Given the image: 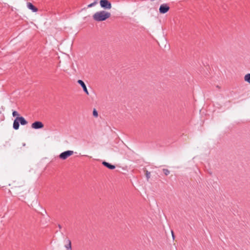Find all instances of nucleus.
I'll return each instance as SVG.
<instances>
[{"label":"nucleus","instance_id":"f257e3e1","mask_svg":"<svg viewBox=\"0 0 250 250\" xmlns=\"http://www.w3.org/2000/svg\"><path fill=\"white\" fill-rule=\"evenodd\" d=\"M11 189L15 195L19 196L20 197L19 199L21 201H23L25 199L26 195L29 191L28 187L24 185L14 186Z\"/></svg>","mask_w":250,"mask_h":250},{"label":"nucleus","instance_id":"f03ea898","mask_svg":"<svg viewBox=\"0 0 250 250\" xmlns=\"http://www.w3.org/2000/svg\"><path fill=\"white\" fill-rule=\"evenodd\" d=\"M27 121L22 116L17 117L14 121L13 123V128L15 130H17L19 128L20 123L22 125H25L27 124Z\"/></svg>","mask_w":250,"mask_h":250},{"label":"nucleus","instance_id":"7ed1b4c3","mask_svg":"<svg viewBox=\"0 0 250 250\" xmlns=\"http://www.w3.org/2000/svg\"><path fill=\"white\" fill-rule=\"evenodd\" d=\"M74 153L73 151L67 150L61 153L59 155V158L62 160H65Z\"/></svg>","mask_w":250,"mask_h":250},{"label":"nucleus","instance_id":"20e7f679","mask_svg":"<svg viewBox=\"0 0 250 250\" xmlns=\"http://www.w3.org/2000/svg\"><path fill=\"white\" fill-rule=\"evenodd\" d=\"M100 6L104 9H109L111 8V4L108 0H101Z\"/></svg>","mask_w":250,"mask_h":250},{"label":"nucleus","instance_id":"39448f33","mask_svg":"<svg viewBox=\"0 0 250 250\" xmlns=\"http://www.w3.org/2000/svg\"><path fill=\"white\" fill-rule=\"evenodd\" d=\"M44 125L43 123L40 121H35L32 123L31 127L35 129H41L43 127Z\"/></svg>","mask_w":250,"mask_h":250},{"label":"nucleus","instance_id":"423d86ee","mask_svg":"<svg viewBox=\"0 0 250 250\" xmlns=\"http://www.w3.org/2000/svg\"><path fill=\"white\" fill-rule=\"evenodd\" d=\"M169 9V6L167 4H163L160 5L159 12L162 14H165Z\"/></svg>","mask_w":250,"mask_h":250},{"label":"nucleus","instance_id":"0eeeda50","mask_svg":"<svg viewBox=\"0 0 250 250\" xmlns=\"http://www.w3.org/2000/svg\"><path fill=\"white\" fill-rule=\"evenodd\" d=\"M77 83L82 87L83 89V91L87 94V95H89V92L87 89V88H86V85L83 82V81L81 80H79L78 81H77Z\"/></svg>","mask_w":250,"mask_h":250},{"label":"nucleus","instance_id":"6e6552de","mask_svg":"<svg viewBox=\"0 0 250 250\" xmlns=\"http://www.w3.org/2000/svg\"><path fill=\"white\" fill-rule=\"evenodd\" d=\"M102 164L109 169H114L115 168V166L105 161H103Z\"/></svg>","mask_w":250,"mask_h":250},{"label":"nucleus","instance_id":"1a4fd4ad","mask_svg":"<svg viewBox=\"0 0 250 250\" xmlns=\"http://www.w3.org/2000/svg\"><path fill=\"white\" fill-rule=\"evenodd\" d=\"M93 16H110V13L104 11H102L95 13Z\"/></svg>","mask_w":250,"mask_h":250},{"label":"nucleus","instance_id":"9d476101","mask_svg":"<svg viewBox=\"0 0 250 250\" xmlns=\"http://www.w3.org/2000/svg\"><path fill=\"white\" fill-rule=\"evenodd\" d=\"M27 6L29 9L31 10L33 12H36L38 11V9L35 7L32 3L28 2L27 3Z\"/></svg>","mask_w":250,"mask_h":250},{"label":"nucleus","instance_id":"9b49d317","mask_svg":"<svg viewBox=\"0 0 250 250\" xmlns=\"http://www.w3.org/2000/svg\"><path fill=\"white\" fill-rule=\"evenodd\" d=\"M94 20L97 21H101L106 20L109 17H93Z\"/></svg>","mask_w":250,"mask_h":250},{"label":"nucleus","instance_id":"f8f14e48","mask_svg":"<svg viewBox=\"0 0 250 250\" xmlns=\"http://www.w3.org/2000/svg\"><path fill=\"white\" fill-rule=\"evenodd\" d=\"M68 244L65 246V248L67 250H71V242L69 239L67 240Z\"/></svg>","mask_w":250,"mask_h":250},{"label":"nucleus","instance_id":"ddd939ff","mask_svg":"<svg viewBox=\"0 0 250 250\" xmlns=\"http://www.w3.org/2000/svg\"><path fill=\"white\" fill-rule=\"evenodd\" d=\"M244 80L246 82L250 83V74H246L244 77Z\"/></svg>","mask_w":250,"mask_h":250},{"label":"nucleus","instance_id":"4468645a","mask_svg":"<svg viewBox=\"0 0 250 250\" xmlns=\"http://www.w3.org/2000/svg\"><path fill=\"white\" fill-rule=\"evenodd\" d=\"M98 4V0H95L93 2L88 4L87 6V8H90V7H91L94 5H95L96 4Z\"/></svg>","mask_w":250,"mask_h":250},{"label":"nucleus","instance_id":"2eb2a0df","mask_svg":"<svg viewBox=\"0 0 250 250\" xmlns=\"http://www.w3.org/2000/svg\"><path fill=\"white\" fill-rule=\"evenodd\" d=\"M163 171L165 175L167 176L170 173V171L168 169L164 168Z\"/></svg>","mask_w":250,"mask_h":250},{"label":"nucleus","instance_id":"dca6fc26","mask_svg":"<svg viewBox=\"0 0 250 250\" xmlns=\"http://www.w3.org/2000/svg\"><path fill=\"white\" fill-rule=\"evenodd\" d=\"M93 115L95 117H97L98 116V112L95 109H94L93 111Z\"/></svg>","mask_w":250,"mask_h":250},{"label":"nucleus","instance_id":"f3484780","mask_svg":"<svg viewBox=\"0 0 250 250\" xmlns=\"http://www.w3.org/2000/svg\"><path fill=\"white\" fill-rule=\"evenodd\" d=\"M146 175L147 180H148L149 179V178H150V173L149 172H148L147 170H146Z\"/></svg>","mask_w":250,"mask_h":250},{"label":"nucleus","instance_id":"a211bd4d","mask_svg":"<svg viewBox=\"0 0 250 250\" xmlns=\"http://www.w3.org/2000/svg\"><path fill=\"white\" fill-rule=\"evenodd\" d=\"M12 115L13 117H15V116L20 117L18 112L16 111H13Z\"/></svg>","mask_w":250,"mask_h":250},{"label":"nucleus","instance_id":"6ab92c4d","mask_svg":"<svg viewBox=\"0 0 250 250\" xmlns=\"http://www.w3.org/2000/svg\"><path fill=\"white\" fill-rule=\"evenodd\" d=\"M171 232H172V237H173V238H174V234H173V231H172Z\"/></svg>","mask_w":250,"mask_h":250},{"label":"nucleus","instance_id":"aec40b11","mask_svg":"<svg viewBox=\"0 0 250 250\" xmlns=\"http://www.w3.org/2000/svg\"><path fill=\"white\" fill-rule=\"evenodd\" d=\"M59 226V228H60V229H61V226L60 225H59V226Z\"/></svg>","mask_w":250,"mask_h":250}]
</instances>
